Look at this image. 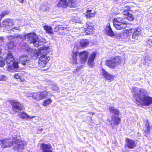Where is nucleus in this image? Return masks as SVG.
Instances as JSON below:
<instances>
[{
	"label": "nucleus",
	"instance_id": "1",
	"mask_svg": "<svg viewBox=\"0 0 152 152\" xmlns=\"http://www.w3.org/2000/svg\"><path fill=\"white\" fill-rule=\"evenodd\" d=\"M132 92L134 99L138 102H142L144 105L148 106L152 103V97L148 96L144 89L135 87L132 88Z\"/></svg>",
	"mask_w": 152,
	"mask_h": 152
},
{
	"label": "nucleus",
	"instance_id": "2",
	"mask_svg": "<svg viewBox=\"0 0 152 152\" xmlns=\"http://www.w3.org/2000/svg\"><path fill=\"white\" fill-rule=\"evenodd\" d=\"M13 138V140H11L9 138L0 140V144L2 147L4 148L10 147L13 145H15L13 148L15 150L17 151L23 149V146L26 145V141H23L20 140Z\"/></svg>",
	"mask_w": 152,
	"mask_h": 152
},
{
	"label": "nucleus",
	"instance_id": "3",
	"mask_svg": "<svg viewBox=\"0 0 152 152\" xmlns=\"http://www.w3.org/2000/svg\"><path fill=\"white\" fill-rule=\"evenodd\" d=\"M28 43L33 44L35 47H38L46 42L45 39L42 38L39 39L34 33H30L25 35Z\"/></svg>",
	"mask_w": 152,
	"mask_h": 152
},
{
	"label": "nucleus",
	"instance_id": "4",
	"mask_svg": "<svg viewBox=\"0 0 152 152\" xmlns=\"http://www.w3.org/2000/svg\"><path fill=\"white\" fill-rule=\"evenodd\" d=\"M48 46H44L40 48L38 50H37L36 49H32L29 48L27 51L30 54L31 58L35 60L36 59L39 55H42L43 54H46L48 52Z\"/></svg>",
	"mask_w": 152,
	"mask_h": 152
},
{
	"label": "nucleus",
	"instance_id": "5",
	"mask_svg": "<svg viewBox=\"0 0 152 152\" xmlns=\"http://www.w3.org/2000/svg\"><path fill=\"white\" fill-rule=\"evenodd\" d=\"M88 51H84L80 52L79 54L80 61L77 60V51L76 52H73L72 54V58L73 60V64H79L80 62L83 63H85L87 58L88 55Z\"/></svg>",
	"mask_w": 152,
	"mask_h": 152
},
{
	"label": "nucleus",
	"instance_id": "6",
	"mask_svg": "<svg viewBox=\"0 0 152 152\" xmlns=\"http://www.w3.org/2000/svg\"><path fill=\"white\" fill-rule=\"evenodd\" d=\"M13 24V21L10 18H6L2 22V26L8 29V31H12L13 32H16V31L21 30V26H14L13 27L12 25Z\"/></svg>",
	"mask_w": 152,
	"mask_h": 152
},
{
	"label": "nucleus",
	"instance_id": "7",
	"mask_svg": "<svg viewBox=\"0 0 152 152\" xmlns=\"http://www.w3.org/2000/svg\"><path fill=\"white\" fill-rule=\"evenodd\" d=\"M113 25L116 29L121 30L126 28L127 27V23L124 18L117 17L113 20Z\"/></svg>",
	"mask_w": 152,
	"mask_h": 152
},
{
	"label": "nucleus",
	"instance_id": "8",
	"mask_svg": "<svg viewBox=\"0 0 152 152\" xmlns=\"http://www.w3.org/2000/svg\"><path fill=\"white\" fill-rule=\"evenodd\" d=\"M76 4V2L73 0H59L57 6L59 7L66 8L69 7L73 8L75 7Z\"/></svg>",
	"mask_w": 152,
	"mask_h": 152
},
{
	"label": "nucleus",
	"instance_id": "9",
	"mask_svg": "<svg viewBox=\"0 0 152 152\" xmlns=\"http://www.w3.org/2000/svg\"><path fill=\"white\" fill-rule=\"evenodd\" d=\"M109 110L111 113L117 115V116L115 115L112 116V121L113 122L114 124H118L120 121V119L118 116L119 113V110L112 106L110 107H109Z\"/></svg>",
	"mask_w": 152,
	"mask_h": 152
},
{
	"label": "nucleus",
	"instance_id": "10",
	"mask_svg": "<svg viewBox=\"0 0 152 152\" xmlns=\"http://www.w3.org/2000/svg\"><path fill=\"white\" fill-rule=\"evenodd\" d=\"M80 28L84 30V32L86 33L85 34L88 35L91 34L93 32L94 29L93 25L90 22L87 23L85 26L83 25V27Z\"/></svg>",
	"mask_w": 152,
	"mask_h": 152
},
{
	"label": "nucleus",
	"instance_id": "11",
	"mask_svg": "<svg viewBox=\"0 0 152 152\" xmlns=\"http://www.w3.org/2000/svg\"><path fill=\"white\" fill-rule=\"evenodd\" d=\"M46 55V54H43L39 58L38 65L41 68L45 67L50 59L49 57H47Z\"/></svg>",
	"mask_w": 152,
	"mask_h": 152
},
{
	"label": "nucleus",
	"instance_id": "12",
	"mask_svg": "<svg viewBox=\"0 0 152 152\" xmlns=\"http://www.w3.org/2000/svg\"><path fill=\"white\" fill-rule=\"evenodd\" d=\"M70 23L74 24L76 23L75 26H74L75 29H77L76 30L77 31H78V30H80V28H82L83 27V24L82 22L80 20L79 17H77L75 19H71L70 21Z\"/></svg>",
	"mask_w": 152,
	"mask_h": 152
},
{
	"label": "nucleus",
	"instance_id": "13",
	"mask_svg": "<svg viewBox=\"0 0 152 152\" xmlns=\"http://www.w3.org/2000/svg\"><path fill=\"white\" fill-rule=\"evenodd\" d=\"M18 64V62H14L13 64H8L7 68V70L10 72L18 71L19 70Z\"/></svg>",
	"mask_w": 152,
	"mask_h": 152
},
{
	"label": "nucleus",
	"instance_id": "14",
	"mask_svg": "<svg viewBox=\"0 0 152 152\" xmlns=\"http://www.w3.org/2000/svg\"><path fill=\"white\" fill-rule=\"evenodd\" d=\"M126 147L129 149H133L136 147L137 145V142L134 140L129 138L126 140Z\"/></svg>",
	"mask_w": 152,
	"mask_h": 152
},
{
	"label": "nucleus",
	"instance_id": "15",
	"mask_svg": "<svg viewBox=\"0 0 152 152\" xmlns=\"http://www.w3.org/2000/svg\"><path fill=\"white\" fill-rule=\"evenodd\" d=\"M104 33L107 35L113 37L116 36L115 34L113 31L110 23L107 24L104 28Z\"/></svg>",
	"mask_w": 152,
	"mask_h": 152
},
{
	"label": "nucleus",
	"instance_id": "16",
	"mask_svg": "<svg viewBox=\"0 0 152 152\" xmlns=\"http://www.w3.org/2000/svg\"><path fill=\"white\" fill-rule=\"evenodd\" d=\"M13 106L12 110L15 113H18L19 111L23 109V106L19 103L18 102H13L12 103Z\"/></svg>",
	"mask_w": 152,
	"mask_h": 152
},
{
	"label": "nucleus",
	"instance_id": "17",
	"mask_svg": "<svg viewBox=\"0 0 152 152\" xmlns=\"http://www.w3.org/2000/svg\"><path fill=\"white\" fill-rule=\"evenodd\" d=\"M96 53L93 52L90 55L88 61V64L89 66H93L94 61L96 57Z\"/></svg>",
	"mask_w": 152,
	"mask_h": 152
},
{
	"label": "nucleus",
	"instance_id": "18",
	"mask_svg": "<svg viewBox=\"0 0 152 152\" xmlns=\"http://www.w3.org/2000/svg\"><path fill=\"white\" fill-rule=\"evenodd\" d=\"M142 28L138 27L133 29V32L132 34V38L133 39H137L138 37L140 35Z\"/></svg>",
	"mask_w": 152,
	"mask_h": 152
},
{
	"label": "nucleus",
	"instance_id": "19",
	"mask_svg": "<svg viewBox=\"0 0 152 152\" xmlns=\"http://www.w3.org/2000/svg\"><path fill=\"white\" fill-rule=\"evenodd\" d=\"M102 74L103 76L107 80L110 81L113 80L114 78V76L110 74L106 71L104 69H102Z\"/></svg>",
	"mask_w": 152,
	"mask_h": 152
},
{
	"label": "nucleus",
	"instance_id": "20",
	"mask_svg": "<svg viewBox=\"0 0 152 152\" xmlns=\"http://www.w3.org/2000/svg\"><path fill=\"white\" fill-rule=\"evenodd\" d=\"M80 47L81 48H85L88 47L90 43L89 41L87 39H83L79 41Z\"/></svg>",
	"mask_w": 152,
	"mask_h": 152
},
{
	"label": "nucleus",
	"instance_id": "21",
	"mask_svg": "<svg viewBox=\"0 0 152 152\" xmlns=\"http://www.w3.org/2000/svg\"><path fill=\"white\" fill-rule=\"evenodd\" d=\"M18 115L20 118L26 120L31 119L35 117V116H31L28 115L26 113L24 112L20 113Z\"/></svg>",
	"mask_w": 152,
	"mask_h": 152
},
{
	"label": "nucleus",
	"instance_id": "22",
	"mask_svg": "<svg viewBox=\"0 0 152 152\" xmlns=\"http://www.w3.org/2000/svg\"><path fill=\"white\" fill-rule=\"evenodd\" d=\"M5 59V61H6L8 64H13L14 62H15V61H14V58L10 53L7 54Z\"/></svg>",
	"mask_w": 152,
	"mask_h": 152
},
{
	"label": "nucleus",
	"instance_id": "23",
	"mask_svg": "<svg viewBox=\"0 0 152 152\" xmlns=\"http://www.w3.org/2000/svg\"><path fill=\"white\" fill-rule=\"evenodd\" d=\"M43 27L47 33L50 35L54 34V31L51 26L45 25L43 26Z\"/></svg>",
	"mask_w": 152,
	"mask_h": 152
},
{
	"label": "nucleus",
	"instance_id": "24",
	"mask_svg": "<svg viewBox=\"0 0 152 152\" xmlns=\"http://www.w3.org/2000/svg\"><path fill=\"white\" fill-rule=\"evenodd\" d=\"M105 64L111 68H113L116 67L115 64L113 59L107 60L105 61Z\"/></svg>",
	"mask_w": 152,
	"mask_h": 152
},
{
	"label": "nucleus",
	"instance_id": "25",
	"mask_svg": "<svg viewBox=\"0 0 152 152\" xmlns=\"http://www.w3.org/2000/svg\"><path fill=\"white\" fill-rule=\"evenodd\" d=\"M28 60V58L27 56L26 55H23L20 57L19 61L21 64L24 65Z\"/></svg>",
	"mask_w": 152,
	"mask_h": 152
},
{
	"label": "nucleus",
	"instance_id": "26",
	"mask_svg": "<svg viewBox=\"0 0 152 152\" xmlns=\"http://www.w3.org/2000/svg\"><path fill=\"white\" fill-rule=\"evenodd\" d=\"M25 35L23 36L22 35H17L13 37V39L16 42H18L24 39L27 40V39L25 38Z\"/></svg>",
	"mask_w": 152,
	"mask_h": 152
},
{
	"label": "nucleus",
	"instance_id": "27",
	"mask_svg": "<svg viewBox=\"0 0 152 152\" xmlns=\"http://www.w3.org/2000/svg\"><path fill=\"white\" fill-rule=\"evenodd\" d=\"M123 58L121 57L117 56L115 57L113 60L116 66L118 64H120L121 62L123 61Z\"/></svg>",
	"mask_w": 152,
	"mask_h": 152
},
{
	"label": "nucleus",
	"instance_id": "28",
	"mask_svg": "<svg viewBox=\"0 0 152 152\" xmlns=\"http://www.w3.org/2000/svg\"><path fill=\"white\" fill-rule=\"evenodd\" d=\"M92 10H87L86 13L85 15L87 17L89 18L94 17L96 14V12H91Z\"/></svg>",
	"mask_w": 152,
	"mask_h": 152
},
{
	"label": "nucleus",
	"instance_id": "29",
	"mask_svg": "<svg viewBox=\"0 0 152 152\" xmlns=\"http://www.w3.org/2000/svg\"><path fill=\"white\" fill-rule=\"evenodd\" d=\"M40 9L41 10L44 12L48 10L49 9V7L47 6V3L46 2L44 3L41 5Z\"/></svg>",
	"mask_w": 152,
	"mask_h": 152
},
{
	"label": "nucleus",
	"instance_id": "30",
	"mask_svg": "<svg viewBox=\"0 0 152 152\" xmlns=\"http://www.w3.org/2000/svg\"><path fill=\"white\" fill-rule=\"evenodd\" d=\"M132 8V6H126L125 7V9L124 10L123 12V15H124L126 16H127V15L129 14V13L128 12V11L130 10L132 11L131 8Z\"/></svg>",
	"mask_w": 152,
	"mask_h": 152
},
{
	"label": "nucleus",
	"instance_id": "31",
	"mask_svg": "<svg viewBox=\"0 0 152 152\" xmlns=\"http://www.w3.org/2000/svg\"><path fill=\"white\" fill-rule=\"evenodd\" d=\"M40 100L46 98L48 94V92L46 91L39 92Z\"/></svg>",
	"mask_w": 152,
	"mask_h": 152
},
{
	"label": "nucleus",
	"instance_id": "32",
	"mask_svg": "<svg viewBox=\"0 0 152 152\" xmlns=\"http://www.w3.org/2000/svg\"><path fill=\"white\" fill-rule=\"evenodd\" d=\"M32 97L34 99H36L38 101L40 100L39 92L33 93Z\"/></svg>",
	"mask_w": 152,
	"mask_h": 152
},
{
	"label": "nucleus",
	"instance_id": "33",
	"mask_svg": "<svg viewBox=\"0 0 152 152\" xmlns=\"http://www.w3.org/2000/svg\"><path fill=\"white\" fill-rule=\"evenodd\" d=\"M52 102V101L50 99H46L43 102L42 105L44 106H46L50 104Z\"/></svg>",
	"mask_w": 152,
	"mask_h": 152
},
{
	"label": "nucleus",
	"instance_id": "34",
	"mask_svg": "<svg viewBox=\"0 0 152 152\" xmlns=\"http://www.w3.org/2000/svg\"><path fill=\"white\" fill-rule=\"evenodd\" d=\"M7 46L9 49L10 50L13 49L15 46L14 42L12 41L9 42Z\"/></svg>",
	"mask_w": 152,
	"mask_h": 152
},
{
	"label": "nucleus",
	"instance_id": "35",
	"mask_svg": "<svg viewBox=\"0 0 152 152\" xmlns=\"http://www.w3.org/2000/svg\"><path fill=\"white\" fill-rule=\"evenodd\" d=\"M59 29L60 30H69V28L66 25H58Z\"/></svg>",
	"mask_w": 152,
	"mask_h": 152
},
{
	"label": "nucleus",
	"instance_id": "36",
	"mask_svg": "<svg viewBox=\"0 0 152 152\" xmlns=\"http://www.w3.org/2000/svg\"><path fill=\"white\" fill-rule=\"evenodd\" d=\"M125 18L130 21H132L134 19L133 16L129 13L126 16H125Z\"/></svg>",
	"mask_w": 152,
	"mask_h": 152
},
{
	"label": "nucleus",
	"instance_id": "37",
	"mask_svg": "<svg viewBox=\"0 0 152 152\" xmlns=\"http://www.w3.org/2000/svg\"><path fill=\"white\" fill-rule=\"evenodd\" d=\"M146 124L145 125V127L146 129L145 130V132L147 133H149L150 128L149 127V124H148V121L147 120L146 121Z\"/></svg>",
	"mask_w": 152,
	"mask_h": 152
},
{
	"label": "nucleus",
	"instance_id": "38",
	"mask_svg": "<svg viewBox=\"0 0 152 152\" xmlns=\"http://www.w3.org/2000/svg\"><path fill=\"white\" fill-rule=\"evenodd\" d=\"M5 61L2 57L0 56V66H3L4 65Z\"/></svg>",
	"mask_w": 152,
	"mask_h": 152
},
{
	"label": "nucleus",
	"instance_id": "39",
	"mask_svg": "<svg viewBox=\"0 0 152 152\" xmlns=\"http://www.w3.org/2000/svg\"><path fill=\"white\" fill-rule=\"evenodd\" d=\"M10 12L9 11H5L3 12L0 15V16H1L2 18H3L5 16L8 15Z\"/></svg>",
	"mask_w": 152,
	"mask_h": 152
},
{
	"label": "nucleus",
	"instance_id": "40",
	"mask_svg": "<svg viewBox=\"0 0 152 152\" xmlns=\"http://www.w3.org/2000/svg\"><path fill=\"white\" fill-rule=\"evenodd\" d=\"M21 77V74L20 73H15L14 75V78L16 79L20 78Z\"/></svg>",
	"mask_w": 152,
	"mask_h": 152
},
{
	"label": "nucleus",
	"instance_id": "41",
	"mask_svg": "<svg viewBox=\"0 0 152 152\" xmlns=\"http://www.w3.org/2000/svg\"><path fill=\"white\" fill-rule=\"evenodd\" d=\"M7 79V77L4 75L0 76V80L3 81Z\"/></svg>",
	"mask_w": 152,
	"mask_h": 152
},
{
	"label": "nucleus",
	"instance_id": "42",
	"mask_svg": "<svg viewBox=\"0 0 152 152\" xmlns=\"http://www.w3.org/2000/svg\"><path fill=\"white\" fill-rule=\"evenodd\" d=\"M146 42L151 47H152V40L148 39L146 41Z\"/></svg>",
	"mask_w": 152,
	"mask_h": 152
},
{
	"label": "nucleus",
	"instance_id": "43",
	"mask_svg": "<svg viewBox=\"0 0 152 152\" xmlns=\"http://www.w3.org/2000/svg\"><path fill=\"white\" fill-rule=\"evenodd\" d=\"M52 90L53 91H57L58 90V88L56 86H54L52 88Z\"/></svg>",
	"mask_w": 152,
	"mask_h": 152
},
{
	"label": "nucleus",
	"instance_id": "44",
	"mask_svg": "<svg viewBox=\"0 0 152 152\" xmlns=\"http://www.w3.org/2000/svg\"><path fill=\"white\" fill-rule=\"evenodd\" d=\"M4 39L2 37H0V45L2 44L3 42Z\"/></svg>",
	"mask_w": 152,
	"mask_h": 152
},
{
	"label": "nucleus",
	"instance_id": "45",
	"mask_svg": "<svg viewBox=\"0 0 152 152\" xmlns=\"http://www.w3.org/2000/svg\"><path fill=\"white\" fill-rule=\"evenodd\" d=\"M59 30L58 26L56 27L54 29V30L56 32L58 31Z\"/></svg>",
	"mask_w": 152,
	"mask_h": 152
},
{
	"label": "nucleus",
	"instance_id": "46",
	"mask_svg": "<svg viewBox=\"0 0 152 152\" xmlns=\"http://www.w3.org/2000/svg\"><path fill=\"white\" fill-rule=\"evenodd\" d=\"M117 37L118 38L120 39V37H121V34H117L116 35Z\"/></svg>",
	"mask_w": 152,
	"mask_h": 152
},
{
	"label": "nucleus",
	"instance_id": "47",
	"mask_svg": "<svg viewBox=\"0 0 152 152\" xmlns=\"http://www.w3.org/2000/svg\"><path fill=\"white\" fill-rule=\"evenodd\" d=\"M18 1L20 2L21 3H23V0H18Z\"/></svg>",
	"mask_w": 152,
	"mask_h": 152
},
{
	"label": "nucleus",
	"instance_id": "48",
	"mask_svg": "<svg viewBox=\"0 0 152 152\" xmlns=\"http://www.w3.org/2000/svg\"><path fill=\"white\" fill-rule=\"evenodd\" d=\"M80 68H79V67H77V70H79V69H80Z\"/></svg>",
	"mask_w": 152,
	"mask_h": 152
},
{
	"label": "nucleus",
	"instance_id": "49",
	"mask_svg": "<svg viewBox=\"0 0 152 152\" xmlns=\"http://www.w3.org/2000/svg\"><path fill=\"white\" fill-rule=\"evenodd\" d=\"M1 53V50H0V54Z\"/></svg>",
	"mask_w": 152,
	"mask_h": 152
},
{
	"label": "nucleus",
	"instance_id": "50",
	"mask_svg": "<svg viewBox=\"0 0 152 152\" xmlns=\"http://www.w3.org/2000/svg\"><path fill=\"white\" fill-rule=\"evenodd\" d=\"M42 130V129H41L40 130Z\"/></svg>",
	"mask_w": 152,
	"mask_h": 152
}]
</instances>
